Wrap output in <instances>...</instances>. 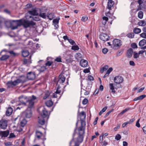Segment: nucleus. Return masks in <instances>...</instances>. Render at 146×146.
I'll list each match as a JSON object with an SVG mask.
<instances>
[{
    "label": "nucleus",
    "mask_w": 146,
    "mask_h": 146,
    "mask_svg": "<svg viewBox=\"0 0 146 146\" xmlns=\"http://www.w3.org/2000/svg\"><path fill=\"white\" fill-rule=\"evenodd\" d=\"M20 102L24 106H27L29 108H33L34 107V100L36 99V97L32 95L31 98L26 96H21L19 97Z\"/></svg>",
    "instance_id": "nucleus-1"
},
{
    "label": "nucleus",
    "mask_w": 146,
    "mask_h": 146,
    "mask_svg": "<svg viewBox=\"0 0 146 146\" xmlns=\"http://www.w3.org/2000/svg\"><path fill=\"white\" fill-rule=\"evenodd\" d=\"M13 21L16 22L15 24L16 25L15 26H13L12 27V30H14L18 29V27L23 25L25 28H27L31 26L35 25L36 23L33 21H29L24 20L23 22L22 19L19 20H13Z\"/></svg>",
    "instance_id": "nucleus-2"
},
{
    "label": "nucleus",
    "mask_w": 146,
    "mask_h": 146,
    "mask_svg": "<svg viewBox=\"0 0 146 146\" xmlns=\"http://www.w3.org/2000/svg\"><path fill=\"white\" fill-rule=\"evenodd\" d=\"M21 80L19 79H17L14 81H9L7 84L8 88L12 87V86H15L17 85L18 84L21 82Z\"/></svg>",
    "instance_id": "nucleus-3"
},
{
    "label": "nucleus",
    "mask_w": 146,
    "mask_h": 146,
    "mask_svg": "<svg viewBox=\"0 0 146 146\" xmlns=\"http://www.w3.org/2000/svg\"><path fill=\"white\" fill-rule=\"evenodd\" d=\"M21 80L19 79H17L14 81H9L7 84L8 88L12 87V86H15L17 85L18 84L21 82Z\"/></svg>",
    "instance_id": "nucleus-4"
},
{
    "label": "nucleus",
    "mask_w": 146,
    "mask_h": 146,
    "mask_svg": "<svg viewBox=\"0 0 146 146\" xmlns=\"http://www.w3.org/2000/svg\"><path fill=\"white\" fill-rule=\"evenodd\" d=\"M113 48L114 49H116V47L117 48H119V47L122 44V42L121 41L118 39H115L113 41Z\"/></svg>",
    "instance_id": "nucleus-5"
},
{
    "label": "nucleus",
    "mask_w": 146,
    "mask_h": 146,
    "mask_svg": "<svg viewBox=\"0 0 146 146\" xmlns=\"http://www.w3.org/2000/svg\"><path fill=\"white\" fill-rule=\"evenodd\" d=\"M32 109L29 108L28 107L27 109L24 112L23 114L26 118H29L31 117L32 113L31 110Z\"/></svg>",
    "instance_id": "nucleus-6"
},
{
    "label": "nucleus",
    "mask_w": 146,
    "mask_h": 146,
    "mask_svg": "<svg viewBox=\"0 0 146 146\" xmlns=\"http://www.w3.org/2000/svg\"><path fill=\"white\" fill-rule=\"evenodd\" d=\"M99 38L104 41H108L110 37L106 34L102 33L99 36Z\"/></svg>",
    "instance_id": "nucleus-7"
},
{
    "label": "nucleus",
    "mask_w": 146,
    "mask_h": 146,
    "mask_svg": "<svg viewBox=\"0 0 146 146\" xmlns=\"http://www.w3.org/2000/svg\"><path fill=\"white\" fill-rule=\"evenodd\" d=\"M7 120L1 119L0 121V127L3 129H6L7 127Z\"/></svg>",
    "instance_id": "nucleus-8"
},
{
    "label": "nucleus",
    "mask_w": 146,
    "mask_h": 146,
    "mask_svg": "<svg viewBox=\"0 0 146 146\" xmlns=\"http://www.w3.org/2000/svg\"><path fill=\"white\" fill-rule=\"evenodd\" d=\"M114 80L115 83L120 84L123 82V78L121 76H117L114 78Z\"/></svg>",
    "instance_id": "nucleus-9"
},
{
    "label": "nucleus",
    "mask_w": 146,
    "mask_h": 146,
    "mask_svg": "<svg viewBox=\"0 0 146 146\" xmlns=\"http://www.w3.org/2000/svg\"><path fill=\"white\" fill-rule=\"evenodd\" d=\"M35 73L30 72L27 74V78L29 80H33L35 79Z\"/></svg>",
    "instance_id": "nucleus-10"
},
{
    "label": "nucleus",
    "mask_w": 146,
    "mask_h": 146,
    "mask_svg": "<svg viewBox=\"0 0 146 146\" xmlns=\"http://www.w3.org/2000/svg\"><path fill=\"white\" fill-rule=\"evenodd\" d=\"M58 82H59L60 83H64L65 80V77L64 76L61 74L58 76Z\"/></svg>",
    "instance_id": "nucleus-11"
},
{
    "label": "nucleus",
    "mask_w": 146,
    "mask_h": 146,
    "mask_svg": "<svg viewBox=\"0 0 146 146\" xmlns=\"http://www.w3.org/2000/svg\"><path fill=\"white\" fill-rule=\"evenodd\" d=\"M88 64V62L85 60L82 59L80 62V66L83 67H86Z\"/></svg>",
    "instance_id": "nucleus-12"
},
{
    "label": "nucleus",
    "mask_w": 146,
    "mask_h": 146,
    "mask_svg": "<svg viewBox=\"0 0 146 146\" xmlns=\"http://www.w3.org/2000/svg\"><path fill=\"white\" fill-rule=\"evenodd\" d=\"M9 131L8 130L4 131H0V135L1 136L2 138L3 137H6L9 135Z\"/></svg>",
    "instance_id": "nucleus-13"
},
{
    "label": "nucleus",
    "mask_w": 146,
    "mask_h": 146,
    "mask_svg": "<svg viewBox=\"0 0 146 146\" xmlns=\"http://www.w3.org/2000/svg\"><path fill=\"white\" fill-rule=\"evenodd\" d=\"M60 18H56V19H54L53 21V25L55 27L56 29H57L58 27V25Z\"/></svg>",
    "instance_id": "nucleus-14"
},
{
    "label": "nucleus",
    "mask_w": 146,
    "mask_h": 146,
    "mask_svg": "<svg viewBox=\"0 0 146 146\" xmlns=\"http://www.w3.org/2000/svg\"><path fill=\"white\" fill-rule=\"evenodd\" d=\"M28 13L34 16L38 15L39 14L37 10L36 9H33L31 11H29Z\"/></svg>",
    "instance_id": "nucleus-15"
},
{
    "label": "nucleus",
    "mask_w": 146,
    "mask_h": 146,
    "mask_svg": "<svg viewBox=\"0 0 146 146\" xmlns=\"http://www.w3.org/2000/svg\"><path fill=\"white\" fill-rule=\"evenodd\" d=\"M48 115V111L46 110L45 108L42 110L41 115L42 117L45 118Z\"/></svg>",
    "instance_id": "nucleus-16"
},
{
    "label": "nucleus",
    "mask_w": 146,
    "mask_h": 146,
    "mask_svg": "<svg viewBox=\"0 0 146 146\" xmlns=\"http://www.w3.org/2000/svg\"><path fill=\"white\" fill-rule=\"evenodd\" d=\"M133 53V50L131 48H129L127 51V56L128 57L131 58Z\"/></svg>",
    "instance_id": "nucleus-17"
},
{
    "label": "nucleus",
    "mask_w": 146,
    "mask_h": 146,
    "mask_svg": "<svg viewBox=\"0 0 146 146\" xmlns=\"http://www.w3.org/2000/svg\"><path fill=\"white\" fill-rule=\"evenodd\" d=\"M114 3L112 0H110L108 3V7L109 10L111 9V8L113 6Z\"/></svg>",
    "instance_id": "nucleus-18"
},
{
    "label": "nucleus",
    "mask_w": 146,
    "mask_h": 146,
    "mask_svg": "<svg viewBox=\"0 0 146 146\" xmlns=\"http://www.w3.org/2000/svg\"><path fill=\"white\" fill-rule=\"evenodd\" d=\"M79 132V135H83L85 133V128L79 127L78 129Z\"/></svg>",
    "instance_id": "nucleus-19"
},
{
    "label": "nucleus",
    "mask_w": 146,
    "mask_h": 146,
    "mask_svg": "<svg viewBox=\"0 0 146 146\" xmlns=\"http://www.w3.org/2000/svg\"><path fill=\"white\" fill-rule=\"evenodd\" d=\"M13 110L11 107L9 108L6 111V115L7 116H9L11 115L13 112Z\"/></svg>",
    "instance_id": "nucleus-20"
},
{
    "label": "nucleus",
    "mask_w": 146,
    "mask_h": 146,
    "mask_svg": "<svg viewBox=\"0 0 146 146\" xmlns=\"http://www.w3.org/2000/svg\"><path fill=\"white\" fill-rule=\"evenodd\" d=\"M42 133L39 131H36V136L37 138L39 139L42 136Z\"/></svg>",
    "instance_id": "nucleus-21"
},
{
    "label": "nucleus",
    "mask_w": 146,
    "mask_h": 146,
    "mask_svg": "<svg viewBox=\"0 0 146 146\" xmlns=\"http://www.w3.org/2000/svg\"><path fill=\"white\" fill-rule=\"evenodd\" d=\"M38 118H39L38 121L39 124L41 125H44L45 123V120L44 119V118L42 117L41 118H39V117Z\"/></svg>",
    "instance_id": "nucleus-22"
},
{
    "label": "nucleus",
    "mask_w": 146,
    "mask_h": 146,
    "mask_svg": "<svg viewBox=\"0 0 146 146\" xmlns=\"http://www.w3.org/2000/svg\"><path fill=\"white\" fill-rule=\"evenodd\" d=\"M146 40L145 39H143L139 41V45L140 46H143L146 44Z\"/></svg>",
    "instance_id": "nucleus-23"
},
{
    "label": "nucleus",
    "mask_w": 146,
    "mask_h": 146,
    "mask_svg": "<svg viewBox=\"0 0 146 146\" xmlns=\"http://www.w3.org/2000/svg\"><path fill=\"white\" fill-rule=\"evenodd\" d=\"M83 135H79V136L77 139V142L79 143L82 142L83 141Z\"/></svg>",
    "instance_id": "nucleus-24"
},
{
    "label": "nucleus",
    "mask_w": 146,
    "mask_h": 146,
    "mask_svg": "<svg viewBox=\"0 0 146 146\" xmlns=\"http://www.w3.org/2000/svg\"><path fill=\"white\" fill-rule=\"evenodd\" d=\"M39 16L45 19L46 17V13H42L41 9H39Z\"/></svg>",
    "instance_id": "nucleus-25"
},
{
    "label": "nucleus",
    "mask_w": 146,
    "mask_h": 146,
    "mask_svg": "<svg viewBox=\"0 0 146 146\" xmlns=\"http://www.w3.org/2000/svg\"><path fill=\"white\" fill-rule=\"evenodd\" d=\"M46 106L48 107H50L52 106L53 105V102L51 100H48L45 102Z\"/></svg>",
    "instance_id": "nucleus-26"
},
{
    "label": "nucleus",
    "mask_w": 146,
    "mask_h": 146,
    "mask_svg": "<svg viewBox=\"0 0 146 146\" xmlns=\"http://www.w3.org/2000/svg\"><path fill=\"white\" fill-rule=\"evenodd\" d=\"M29 52L27 50H24L22 52V55L24 57H26L29 55Z\"/></svg>",
    "instance_id": "nucleus-27"
},
{
    "label": "nucleus",
    "mask_w": 146,
    "mask_h": 146,
    "mask_svg": "<svg viewBox=\"0 0 146 146\" xmlns=\"http://www.w3.org/2000/svg\"><path fill=\"white\" fill-rule=\"evenodd\" d=\"M133 31L134 33L138 34L141 32V30L140 29L135 27L133 29Z\"/></svg>",
    "instance_id": "nucleus-28"
},
{
    "label": "nucleus",
    "mask_w": 146,
    "mask_h": 146,
    "mask_svg": "<svg viewBox=\"0 0 146 146\" xmlns=\"http://www.w3.org/2000/svg\"><path fill=\"white\" fill-rule=\"evenodd\" d=\"M27 121L25 119H23L20 123L21 126L22 127H24L27 123Z\"/></svg>",
    "instance_id": "nucleus-29"
},
{
    "label": "nucleus",
    "mask_w": 146,
    "mask_h": 146,
    "mask_svg": "<svg viewBox=\"0 0 146 146\" xmlns=\"http://www.w3.org/2000/svg\"><path fill=\"white\" fill-rule=\"evenodd\" d=\"M9 56L7 55H3L0 58V59L1 60H5L8 59Z\"/></svg>",
    "instance_id": "nucleus-30"
},
{
    "label": "nucleus",
    "mask_w": 146,
    "mask_h": 146,
    "mask_svg": "<svg viewBox=\"0 0 146 146\" xmlns=\"http://www.w3.org/2000/svg\"><path fill=\"white\" fill-rule=\"evenodd\" d=\"M80 120L81 121V125L80 127L84 128L85 129V125H86V122L84 120L82 119L81 118H80Z\"/></svg>",
    "instance_id": "nucleus-31"
},
{
    "label": "nucleus",
    "mask_w": 146,
    "mask_h": 146,
    "mask_svg": "<svg viewBox=\"0 0 146 146\" xmlns=\"http://www.w3.org/2000/svg\"><path fill=\"white\" fill-rule=\"evenodd\" d=\"M109 85L110 89L111 90V92L113 93H115V91L114 90V87L113 84V83H110Z\"/></svg>",
    "instance_id": "nucleus-32"
},
{
    "label": "nucleus",
    "mask_w": 146,
    "mask_h": 146,
    "mask_svg": "<svg viewBox=\"0 0 146 146\" xmlns=\"http://www.w3.org/2000/svg\"><path fill=\"white\" fill-rule=\"evenodd\" d=\"M139 25L141 26H144L146 25V22L144 20L140 21L138 23Z\"/></svg>",
    "instance_id": "nucleus-33"
},
{
    "label": "nucleus",
    "mask_w": 146,
    "mask_h": 146,
    "mask_svg": "<svg viewBox=\"0 0 146 146\" xmlns=\"http://www.w3.org/2000/svg\"><path fill=\"white\" fill-rule=\"evenodd\" d=\"M50 94V93L48 91H46L45 92L44 96L43 97V99L44 100L46 99V98L49 96Z\"/></svg>",
    "instance_id": "nucleus-34"
},
{
    "label": "nucleus",
    "mask_w": 146,
    "mask_h": 146,
    "mask_svg": "<svg viewBox=\"0 0 146 146\" xmlns=\"http://www.w3.org/2000/svg\"><path fill=\"white\" fill-rule=\"evenodd\" d=\"M46 69V66H41L40 68L39 69V71L40 72H43Z\"/></svg>",
    "instance_id": "nucleus-35"
},
{
    "label": "nucleus",
    "mask_w": 146,
    "mask_h": 146,
    "mask_svg": "<svg viewBox=\"0 0 146 146\" xmlns=\"http://www.w3.org/2000/svg\"><path fill=\"white\" fill-rule=\"evenodd\" d=\"M134 34L133 33H129L127 35V36L130 38H132L134 37Z\"/></svg>",
    "instance_id": "nucleus-36"
},
{
    "label": "nucleus",
    "mask_w": 146,
    "mask_h": 146,
    "mask_svg": "<svg viewBox=\"0 0 146 146\" xmlns=\"http://www.w3.org/2000/svg\"><path fill=\"white\" fill-rule=\"evenodd\" d=\"M143 16V13L142 11H139L138 13V17L140 19L142 18Z\"/></svg>",
    "instance_id": "nucleus-37"
},
{
    "label": "nucleus",
    "mask_w": 146,
    "mask_h": 146,
    "mask_svg": "<svg viewBox=\"0 0 146 146\" xmlns=\"http://www.w3.org/2000/svg\"><path fill=\"white\" fill-rule=\"evenodd\" d=\"M68 41L72 45L76 44L75 42L71 39H68Z\"/></svg>",
    "instance_id": "nucleus-38"
},
{
    "label": "nucleus",
    "mask_w": 146,
    "mask_h": 146,
    "mask_svg": "<svg viewBox=\"0 0 146 146\" xmlns=\"http://www.w3.org/2000/svg\"><path fill=\"white\" fill-rule=\"evenodd\" d=\"M82 92H84V94L85 95H88L89 94V92L88 91H87L86 90H85L84 89H82L81 90V94H82Z\"/></svg>",
    "instance_id": "nucleus-39"
},
{
    "label": "nucleus",
    "mask_w": 146,
    "mask_h": 146,
    "mask_svg": "<svg viewBox=\"0 0 146 146\" xmlns=\"http://www.w3.org/2000/svg\"><path fill=\"white\" fill-rule=\"evenodd\" d=\"M79 49V47L77 45H74L72 46V49L75 50H78Z\"/></svg>",
    "instance_id": "nucleus-40"
},
{
    "label": "nucleus",
    "mask_w": 146,
    "mask_h": 146,
    "mask_svg": "<svg viewBox=\"0 0 146 146\" xmlns=\"http://www.w3.org/2000/svg\"><path fill=\"white\" fill-rule=\"evenodd\" d=\"M115 139L117 141L119 140L121 138V136L119 134H117L115 136Z\"/></svg>",
    "instance_id": "nucleus-41"
},
{
    "label": "nucleus",
    "mask_w": 146,
    "mask_h": 146,
    "mask_svg": "<svg viewBox=\"0 0 146 146\" xmlns=\"http://www.w3.org/2000/svg\"><path fill=\"white\" fill-rule=\"evenodd\" d=\"M130 109V108H126L124 110H123L120 113V114L122 115L123 114V113L127 112L128 110H129Z\"/></svg>",
    "instance_id": "nucleus-42"
},
{
    "label": "nucleus",
    "mask_w": 146,
    "mask_h": 146,
    "mask_svg": "<svg viewBox=\"0 0 146 146\" xmlns=\"http://www.w3.org/2000/svg\"><path fill=\"white\" fill-rule=\"evenodd\" d=\"M80 115L81 116V117L83 116L84 118L83 119H84L85 118L86 116V114L85 112L83 111H82L80 113Z\"/></svg>",
    "instance_id": "nucleus-43"
},
{
    "label": "nucleus",
    "mask_w": 146,
    "mask_h": 146,
    "mask_svg": "<svg viewBox=\"0 0 146 146\" xmlns=\"http://www.w3.org/2000/svg\"><path fill=\"white\" fill-rule=\"evenodd\" d=\"M138 3L139 4V6L138 9H137V11H139L141 9V4L142 3V1L141 0H139L138 1Z\"/></svg>",
    "instance_id": "nucleus-44"
},
{
    "label": "nucleus",
    "mask_w": 146,
    "mask_h": 146,
    "mask_svg": "<svg viewBox=\"0 0 146 146\" xmlns=\"http://www.w3.org/2000/svg\"><path fill=\"white\" fill-rule=\"evenodd\" d=\"M133 53V57L135 58H137L139 57V54L138 53H137L135 52H134Z\"/></svg>",
    "instance_id": "nucleus-45"
},
{
    "label": "nucleus",
    "mask_w": 146,
    "mask_h": 146,
    "mask_svg": "<svg viewBox=\"0 0 146 146\" xmlns=\"http://www.w3.org/2000/svg\"><path fill=\"white\" fill-rule=\"evenodd\" d=\"M88 102V100L86 98H84L82 101V103L84 105L86 104Z\"/></svg>",
    "instance_id": "nucleus-46"
},
{
    "label": "nucleus",
    "mask_w": 146,
    "mask_h": 146,
    "mask_svg": "<svg viewBox=\"0 0 146 146\" xmlns=\"http://www.w3.org/2000/svg\"><path fill=\"white\" fill-rule=\"evenodd\" d=\"M47 17L50 20H52L53 18V15L52 13L49 14V15H48Z\"/></svg>",
    "instance_id": "nucleus-47"
},
{
    "label": "nucleus",
    "mask_w": 146,
    "mask_h": 146,
    "mask_svg": "<svg viewBox=\"0 0 146 146\" xmlns=\"http://www.w3.org/2000/svg\"><path fill=\"white\" fill-rule=\"evenodd\" d=\"M140 36L143 38H146V33L144 32L142 33L140 35Z\"/></svg>",
    "instance_id": "nucleus-48"
},
{
    "label": "nucleus",
    "mask_w": 146,
    "mask_h": 146,
    "mask_svg": "<svg viewBox=\"0 0 146 146\" xmlns=\"http://www.w3.org/2000/svg\"><path fill=\"white\" fill-rule=\"evenodd\" d=\"M131 46L133 48H137V45L135 43H133L131 44Z\"/></svg>",
    "instance_id": "nucleus-49"
},
{
    "label": "nucleus",
    "mask_w": 146,
    "mask_h": 146,
    "mask_svg": "<svg viewBox=\"0 0 146 146\" xmlns=\"http://www.w3.org/2000/svg\"><path fill=\"white\" fill-rule=\"evenodd\" d=\"M50 96L53 98H56L57 97V94L55 92L53 93L52 95H51Z\"/></svg>",
    "instance_id": "nucleus-50"
},
{
    "label": "nucleus",
    "mask_w": 146,
    "mask_h": 146,
    "mask_svg": "<svg viewBox=\"0 0 146 146\" xmlns=\"http://www.w3.org/2000/svg\"><path fill=\"white\" fill-rule=\"evenodd\" d=\"M52 63V62H50V61H48L45 64L46 66H51Z\"/></svg>",
    "instance_id": "nucleus-51"
},
{
    "label": "nucleus",
    "mask_w": 146,
    "mask_h": 146,
    "mask_svg": "<svg viewBox=\"0 0 146 146\" xmlns=\"http://www.w3.org/2000/svg\"><path fill=\"white\" fill-rule=\"evenodd\" d=\"M113 111V109H112L111 110L109 111H108L105 115L104 117H107L109 115V114L111 112Z\"/></svg>",
    "instance_id": "nucleus-52"
},
{
    "label": "nucleus",
    "mask_w": 146,
    "mask_h": 146,
    "mask_svg": "<svg viewBox=\"0 0 146 146\" xmlns=\"http://www.w3.org/2000/svg\"><path fill=\"white\" fill-rule=\"evenodd\" d=\"M88 19V18L86 16L83 17L82 18L81 20L83 21H86Z\"/></svg>",
    "instance_id": "nucleus-53"
},
{
    "label": "nucleus",
    "mask_w": 146,
    "mask_h": 146,
    "mask_svg": "<svg viewBox=\"0 0 146 146\" xmlns=\"http://www.w3.org/2000/svg\"><path fill=\"white\" fill-rule=\"evenodd\" d=\"M29 61V60H28L27 59H25L23 61V64H28Z\"/></svg>",
    "instance_id": "nucleus-54"
},
{
    "label": "nucleus",
    "mask_w": 146,
    "mask_h": 146,
    "mask_svg": "<svg viewBox=\"0 0 146 146\" xmlns=\"http://www.w3.org/2000/svg\"><path fill=\"white\" fill-rule=\"evenodd\" d=\"M4 144L6 146H8L11 145H12V143L10 142H5Z\"/></svg>",
    "instance_id": "nucleus-55"
},
{
    "label": "nucleus",
    "mask_w": 146,
    "mask_h": 146,
    "mask_svg": "<svg viewBox=\"0 0 146 146\" xmlns=\"http://www.w3.org/2000/svg\"><path fill=\"white\" fill-rule=\"evenodd\" d=\"M15 137V135L14 134V133H11L10 134L9 136L8 137V138H12Z\"/></svg>",
    "instance_id": "nucleus-56"
},
{
    "label": "nucleus",
    "mask_w": 146,
    "mask_h": 146,
    "mask_svg": "<svg viewBox=\"0 0 146 146\" xmlns=\"http://www.w3.org/2000/svg\"><path fill=\"white\" fill-rule=\"evenodd\" d=\"M108 49L106 48H104L102 49V52L104 54H106L107 53V52L108 51Z\"/></svg>",
    "instance_id": "nucleus-57"
},
{
    "label": "nucleus",
    "mask_w": 146,
    "mask_h": 146,
    "mask_svg": "<svg viewBox=\"0 0 146 146\" xmlns=\"http://www.w3.org/2000/svg\"><path fill=\"white\" fill-rule=\"evenodd\" d=\"M13 20H12L11 21L12 22H13L14 23H13V24H11V23H10V27L11 28V29H12V27L13 26H15L16 25V24H15V23H16V22H13Z\"/></svg>",
    "instance_id": "nucleus-58"
},
{
    "label": "nucleus",
    "mask_w": 146,
    "mask_h": 146,
    "mask_svg": "<svg viewBox=\"0 0 146 146\" xmlns=\"http://www.w3.org/2000/svg\"><path fill=\"white\" fill-rule=\"evenodd\" d=\"M130 124V122H128V121L124 123L122 125V127H123V128L124 127H125L126 126V125L127 124Z\"/></svg>",
    "instance_id": "nucleus-59"
},
{
    "label": "nucleus",
    "mask_w": 146,
    "mask_h": 146,
    "mask_svg": "<svg viewBox=\"0 0 146 146\" xmlns=\"http://www.w3.org/2000/svg\"><path fill=\"white\" fill-rule=\"evenodd\" d=\"M88 80L92 81L94 80V78L91 75H89L88 77Z\"/></svg>",
    "instance_id": "nucleus-60"
},
{
    "label": "nucleus",
    "mask_w": 146,
    "mask_h": 146,
    "mask_svg": "<svg viewBox=\"0 0 146 146\" xmlns=\"http://www.w3.org/2000/svg\"><path fill=\"white\" fill-rule=\"evenodd\" d=\"M146 96V95L145 94L141 95L139 96V98L140 100H142L145 98Z\"/></svg>",
    "instance_id": "nucleus-61"
},
{
    "label": "nucleus",
    "mask_w": 146,
    "mask_h": 146,
    "mask_svg": "<svg viewBox=\"0 0 146 146\" xmlns=\"http://www.w3.org/2000/svg\"><path fill=\"white\" fill-rule=\"evenodd\" d=\"M55 61L58 62H61V58H60L57 57L55 59Z\"/></svg>",
    "instance_id": "nucleus-62"
},
{
    "label": "nucleus",
    "mask_w": 146,
    "mask_h": 146,
    "mask_svg": "<svg viewBox=\"0 0 146 146\" xmlns=\"http://www.w3.org/2000/svg\"><path fill=\"white\" fill-rule=\"evenodd\" d=\"M23 129L22 128L19 127H17V131L18 132H21L23 131Z\"/></svg>",
    "instance_id": "nucleus-63"
},
{
    "label": "nucleus",
    "mask_w": 146,
    "mask_h": 146,
    "mask_svg": "<svg viewBox=\"0 0 146 146\" xmlns=\"http://www.w3.org/2000/svg\"><path fill=\"white\" fill-rule=\"evenodd\" d=\"M129 64L130 65L132 66H135V64L134 62L133 61L131 60L129 61Z\"/></svg>",
    "instance_id": "nucleus-64"
}]
</instances>
